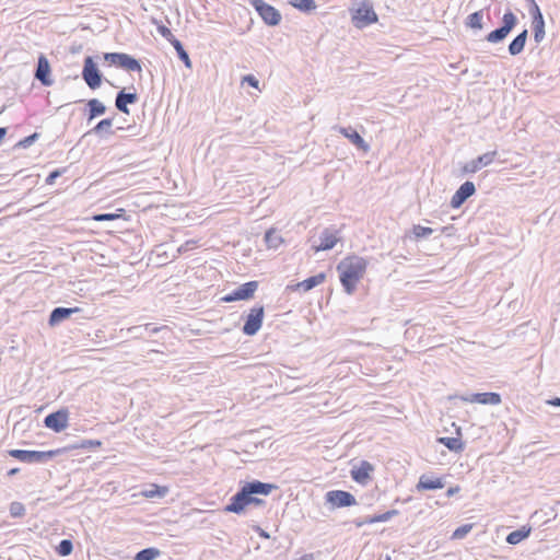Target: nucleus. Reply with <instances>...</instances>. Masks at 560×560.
<instances>
[{"label":"nucleus","instance_id":"obj_1","mask_svg":"<svg viewBox=\"0 0 560 560\" xmlns=\"http://www.w3.org/2000/svg\"><path fill=\"white\" fill-rule=\"evenodd\" d=\"M277 486L272 483H265L259 480L246 482L231 499L230 503L225 506L226 512L241 514L245 511V508L255 504H264V500L256 498L255 495H268L272 489Z\"/></svg>","mask_w":560,"mask_h":560},{"label":"nucleus","instance_id":"obj_2","mask_svg":"<svg viewBox=\"0 0 560 560\" xmlns=\"http://www.w3.org/2000/svg\"><path fill=\"white\" fill-rule=\"evenodd\" d=\"M368 262L359 256H349L342 259L338 266L340 282L348 294H352L357 283L363 278Z\"/></svg>","mask_w":560,"mask_h":560},{"label":"nucleus","instance_id":"obj_3","mask_svg":"<svg viewBox=\"0 0 560 560\" xmlns=\"http://www.w3.org/2000/svg\"><path fill=\"white\" fill-rule=\"evenodd\" d=\"M516 23L517 18L515 16V14L511 11L505 12L502 18V25L497 30L490 32L487 35L486 39L492 44L503 42L510 34V32L515 27Z\"/></svg>","mask_w":560,"mask_h":560},{"label":"nucleus","instance_id":"obj_4","mask_svg":"<svg viewBox=\"0 0 560 560\" xmlns=\"http://www.w3.org/2000/svg\"><path fill=\"white\" fill-rule=\"evenodd\" d=\"M104 59L112 66L119 67L127 71H137L140 72L142 70L139 60L131 57L128 54L124 52H106L104 54Z\"/></svg>","mask_w":560,"mask_h":560},{"label":"nucleus","instance_id":"obj_5","mask_svg":"<svg viewBox=\"0 0 560 560\" xmlns=\"http://www.w3.org/2000/svg\"><path fill=\"white\" fill-rule=\"evenodd\" d=\"M59 451H26V450H11L9 455L24 463H45L55 457Z\"/></svg>","mask_w":560,"mask_h":560},{"label":"nucleus","instance_id":"obj_6","mask_svg":"<svg viewBox=\"0 0 560 560\" xmlns=\"http://www.w3.org/2000/svg\"><path fill=\"white\" fill-rule=\"evenodd\" d=\"M248 3L258 12L262 21L270 26H276L281 21L280 12L264 0H248Z\"/></svg>","mask_w":560,"mask_h":560},{"label":"nucleus","instance_id":"obj_7","mask_svg":"<svg viewBox=\"0 0 560 560\" xmlns=\"http://www.w3.org/2000/svg\"><path fill=\"white\" fill-rule=\"evenodd\" d=\"M325 501L331 509L348 508L357 504L354 495L343 490H330L326 492Z\"/></svg>","mask_w":560,"mask_h":560},{"label":"nucleus","instance_id":"obj_8","mask_svg":"<svg viewBox=\"0 0 560 560\" xmlns=\"http://www.w3.org/2000/svg\"><path fill=\"white\" fill-rule=\"evenodd\" d=\"M82 78L88 84V86L92 90H95L101 86L102 73L100 72L96 63L94 62L91 56H88L84 59Z\"/></svg>","mask_w":560,"mask_h":560},{"label":"nucleus","instance_id":"obj_9","mask_svg":"<svg viewBox=\"0 0 560 560\" xmlns=\"http://www.w3.org/2000/svg\"><path fill=\"white\" fill-rule=\"evenodd\" d=\"M258 281H249L246 282L238 288H236L233 292L224 295L221 300L226 303L235 302V301H246L253 298L254 293L258 289Z\"/></svg>","mask_w":560,"mask_h":560},{"label":"nucleus","instance_id":"obj_10","mask_svg":"<svg viewBox=\"0 0 560 560\" xmlns=\"http://www.w3.org/2000/svg\"><path fill=\"white\" fill-rule=\"evenodd\" d=\"M264 319V306L253 307L246 317L243 326V332L247 336H254L260 329Z\"/></svg>","mask_w":560,"mask_h":560},{"label":"nucleus","instance_id":"obj_11","mask_svg":"<svg viewBox=\"0 0 560 560\" xmlns=\"http://www.w3.org/2000/svg\"><path fill=\"white\" fill-rule=\"evenodd\" d=\"M338 233V230L334 228L324 229L319 234V243L313 242L312 248L316 253L331 249L340 241Z\"/></svg>","mask_w":560,"mask_h":560},{"label":"nucleus","instance_id":"obj_12","mask_svg":"<svg viewBox=\"0 0 560 560\" xmlns=\"http://www.w3.org/2000/svg\"><path fill=\"white\" fill-rule=\"evenodd\" d=\"M44 423L55 432H61L68 427V411L65 409L51 412L45 417Z\"/></svg>","mask_w":560,"mask_h":560},{"label":"nucleus","instance_id":"obj_13","mask_svg":"<svg viewBox=\"0 0 560 560\" xmlns=\"http://www.w3.org/2000/svg\"><path fill=\"white\" fill-rule=\"evenodd\" d=\"M497 155H498L497 151L487 152V153L478 156L477 159L471 160L468 163H466L463 167V172L464 173H476L481 167L490 165L494 161Z\"/></svg>","mask_w":560,"mask_h":560},{"label":"nucleus","instance_id":"obj_14","mask_svg":"<svg viewBox=\"0 0 560 560\" xmlns=\"http://www.w3.org/2000/svg\"><path fill=\"white\" fill-rule=\"evenodd\" d=\"M476 191V187L472 182H465L459 186L456 192L451 199V207L454 209L459 208L469 197Z\"/></svg>","mask_w":560,"mask_h":560},{"label":"nucleus","instance_id":"obj_15","mask_svg":"<svg viewBox=\"0 0 560 560\" xmlns=\"http://www.w3.org/2000/svg\"><path fill=\"white\" fill-rule=\"evenodd\" d=\"M34 75L35 79H37L45 86H50L54 82L50 78L49 61L43 54L38 57L37 68Z\"/></svg>","mask_w":560,"mask_h":560},{"label":"nucleus","instance_id":"obj_16","mask_svg":"<svg viewBox=\"0 0 560 560\" xmlns=\"http://www.w3.org/2000/svg\"><path fill=\"white\" fill-rule=\"evenodd\" d=\"M337 130L355 145L357 149L369 152L370 145L352 127H338Z\"/></svg>","mask_w":560,"mask_h":560},{"label":"nucleus","instance_id":"obj_17","mask_svg":"<svg viewBox=\"0 0 560 560\" xmlns=\"http://www.w3.org/2000/svg\"><path fill=\"white\" fill-rule=\"evenodd\" d=\"M353 20L357 26L362 27L376 22L377 15L372 7L363 5L357 10Z\"/></svg>","mask_w":560,"mask_h":560},{"label":"nucleus","instance_id":"obj_18","mask_svg":"<svg viewBox=\"0 0 560 560\" xmlns=\"http://www.w3.org/2000/svg\"><path fill=\"white\" fill-rule=\"evenodd\" d=\"M373 471V466L362 460L359 466H354L351 469V477L354 481L361 485H365L370 480V474Z\"/></svg>","mask_w":560,"mask_h":560},{"label":"nucleus","instance_id":"obj_19","mask_svg":"<svg viewBox=\"0 0 560 560\" xmlns=\"http://www.w3.org/2000/svg\"><path fill=\"white\" fill-rule=\"evenodd\" d=\"M463 400L483 405H499L501 396L498 393H478L472 394L470 397H463Z\"/></svg>","mask_w":560,"mask_h":560},{"label":"nucleus","instance_id":"obj_20","mask_svg":"<svg viewBox=\"0 0 560 560\" xmlns=\"http://www.w3.org/2000/svg\"><path fill=\"white\" fill-rule=\"evenodd\" d=\"M138 101L137 93H126L124 90L118 92L115 100L116 108L124 113L129 114L128 104H135Z\"/></svg>","mask_w":560,"mask_h":560},{"label":"nucleus","instance_id":"obj_21","mask_svg":"<svg viewBox=\"0 0 560 560\" xmlns=\"http://www.w3.org/2000/svg\"><path fill=\"white\" fill-rule=\"evenodd\" d=\"M79 311V307H56L51 311L49 315V325L56 326L60 324L62 320L69 318L72 314L78 313Z\"/></svg>","mask_w":560,"mask_h":560},{"label":"nucleus","instance_id":"obj_22","mask_svg":"<svg viewBox=\"0 0 560 560\" xmlns=\"http://www.w3.org/2000/svg\"><path fill=\"white\" fill-rule=\"evenodd\" d=\"M444 488V482L441 478L432 479L428 477L427 475H422L419 478V481L416 486V489L418 492L424 491V490H436Z\"/></svg>","mask_w":560,"mask_h":560},{"label":"nucleus","instance_id":"obj_23","mask_svg":"<svg viewBox=\"0 0 560 560\" xmlns=\"http://www.w3.org/2000/svg\"><path fill=\"white\" fill-rule=\"evenodd\" d=\"M528 32L524 30L521 32L509 45V52L512 56H516L524 50L526 40H527Z\"/></svg>","mask_w":560,"mask_h":560},{"label":"nucleus","instance_id":"obj_24","mask_svg":"<svg viewBox=\"0 0 560 560\" xmlns=\"http://www.w3.org/2000/svg\"><path fill=\"white\" fill-rule=\"evenodd\" d=\"M534 26V39L536 43H540L545 37V21L540 10H537L536 16L533 20Z\"/></svg>","mask_w":560,"mask_h":560},{"label":"nucleus","instance_id":"obj_25","mask_svg":"<svg viewBox=\"0 0 560 560\" xmlns=\"http://www.w3.org/2000/svg\"><path fill=\"white\" fill-rule=\"evenodd\" d=\"M324 280H325V275L318 273V275L312 276V277L305 279L304 281L298 283L296 288L303 290L304 292H307V291L312 290L313 288L317 287L318 284L323 283Z\"/></svg>","mask_w":560,"mask_h":560},{"label":"nucleus","instance_id":"obj_26","mask_svg":"<svg viewBox=\"0 0 560 560\" xmlns=\"http://www.w3.org/2000/svg\"><path fill=\"white\" fill-rule=\"evenodd\" d=\"M530 535V527L526 528L525 526H523L522 528L520 529H516L514 532H511L508 536H506V542L510 544V545H517L520 544L522 540L526 539L528 536Z\"/></svg>","mask_w":560,"mask_h":560},{"label":"nucleus","instance_id":"obj_27","mask_svg":"<svg viewBox=\"0 0 560 560\" xmlns=\"http://www.w3.org/2000/svg\"><path fill=\"white\" fill-rule=\"evenodd\" d=\"M265 242L268 248L277 249L283 243V238L279 232L270 229L265 234Z\"/></svg>","mask_w":560,"mask_h":560},{"label":"nucleus","instance_id":"obj_28","mask_svg":"<svg viewBox=\"0 0 560 560\" xmlns=\"http://www.w3.org/2000/svg\"><path fill=\"white\" fill-rule=\"evenodd\" d=\"M112 127H113V119L106 118V119L101 120L90 132L95 133L97 136H103V133L112 136V135H114Z\"/></svg>","mask_w":560,"mask_h":560},{"label":"nucleus","instance_id":"obj_29","mask_svg":"<svg viewBox=\"0 0 560 560\" xmlns=\"http://www.w3.org/2000/svg\"><path fill=\"white\" fill-rule=\"evenodd\" d=\"M88 106L90 108L89 120H92L95 117L103 115L106 110L105 105L96 98L90 100L88 102Z\"/></svg>","mask_w":560,"mask_h":560},{"label":"nucleus","instance_id":"obj_30","mask_svg":"<svg viewBox=\"0 0 560 560\" xmlns=\"http://www.w3.org/2000/svg\"><path fill=\"white\" fill-rule=\"evenodd\" d=\"M438 442L445 445L450 451L456 453L462 452L464 450L463 442L457 438H439Z\"/></svg>","mask_w":560,"mask_h":560},{"label":"nucleus","instance_id":"obj_31","mask_svg":"<svg viewBox=\"0 0 560 560\" xmlns=\"http://www.w3.org/2000/svg\"><path fill=\"white\" fill-rule=\"evenodd\" d=\"M397 514H398L397 510H390V511H387V512H385L383 514L374 515V516L365 520L363 523H358V526H362L363 524H373V523H380V522H387L393 516H395Z\"/></svg>","mask_w":560,"mask_h":560},{"label":"nucleus","instance_id":"obj_32","mask_svg":"<svg viewBox=\"0 0 560 560\" xmlns=\"http://www.w3.org/2000/svg\"><path fill=\"white\" fill-rule=\"evenodd\" d=\"M172 45L175 48V50L178 55V58L185 63V66L187 68H191V61H190L189 55L184 49L182 43L178 39H174Z\"/></svg>","mask_w":560,"mask_h":560},{"label":"nucleus","instance_id":"obj_33","mask_svg":"<svg viewBox=\"0 0 560 560\" xmlns=\"http://www.w3.org/2000/svg\"><path fill=\"white\" fill-rule=\"evenodd\" d=\"M161 551L156 548H145L140 550L136 557L135 560H154L158 557H160Z\"/></svg>","mask_w":560,"mask_h":560},{"label":"nucleus","instance_id":"obj_34","mask_svg":"<svg viewBox=\"0 0 560 560\" xmlns=\"http://www.w3.org/2000/svg\"><path fill=\"white\" fill-rule=\"evenodd\" d=\"M482 11H476L468 15L466 25L471 28L481 30L482 28Z\"/></svg>","mask_w":560,"mask_h":560},{"label":"nucleus","instance_id":"obj_35","mask_svg":"<svg viewBox=\"0 0 560 560\" xmlns=\"http://www.w3.org/2000/svg\"><path fill=\"white\" fill-rule=\"evenodd\" d=\"M288 3L304 12L316 8L314 0H288Z\"/></svg>","mask_w":560,"mask_h":560},{"label":"nucleus","instance_id":"obj_36","mask_svg":"<svg viewBox=\"0 0 560 560\" xmlns=\"http://www.w3.org/2000/svg\"><path fill=\"white\" fill-rule=\"evenodd\" d=\"M166 487H159L156 485H151L150 489L143 491V495L147 498H163L167 493Z\"/></svg>","mask_w":560,"mask_h":560},{"label":"nucleus","instance_id":"obj_37","mask_svg":"<svg viewBox=\"0 0 560 560\" xmlns=\"http://www.w3.org/2000/svg\"><path fill=\"white\" fill-rule=\"evenodd\" d=\"M124 213H125L124 209H118L117 212H114V213H98V214H94L92 219L94 221H97V222H101V221H114V220L122 218Z\"/></svg>","mask_w":560,"mask_h":560},{"label":"nucleus","instance_id":"obj_38","mask_svg":"<svg viewBox=\"0 0 560 560\" xmlns=\"http://www.w3.org/2000/svg\"><path fill=\"white\" fill-rule=\"evenodd\" d=\"M471 529H472V524H464L453 532L452 538L453 539H463L464 537H466V535H468L470 533Z\"/></svg>","mask_w":560,"mask_h":560},{"label":"nucleus","instance_id":"obj_39","mask_svg":"<svg viewBox=\"0 0 560 560\" xmlns=\"http://www.w3.org/2000/svg\"><path fill=\"white\" fill-rule=\"evenodd\" d=\"M72 550L73 545L72 541L69 539H62L57 548L58 553L61 556H68L72 552Z\"/></svg>","mask_w":560,"mask_h":560},{"label":"nucleus","instance_id":"obj_40","mask_svg":"<svg viewBox=\"0 0 560 560\" xmlns=\"http://www.w3.org/2000/svg\"><path fill=\"white\" fill-rule=\"evenodd\" d=\"M25 514V506L20 502H12L10 504V515L12 517H22Z\"/></svg>","mask_w":560,"mask_h":560},{"label":"nucleus","instance_id":"obj_41","mask_svg":"<svg viewBox=\"0 0 560 560\" xmlns=\"http://www.w3.org/2000/svg\"><path fill=\"white\" fill-rule=\"evenodd\" d=\"M433 233V230L431 228L422 226V225H415L413 226V234L417 238L420 237H427Z\"/></svg>","mask_w":560,"mask_h":560},{"label":"nucleus","instance_id":"obj_42","mask_svg":"<svg viewBox=\"0 0 560 560\" xmlns=\"http://www.w3.org/2000/svg\"><path fill=\"white\" fill-rule=\"evenodd\" d=\"M158 32L160 33V35L162 37H164L166 40H168L171 44L173 43L174 39H177L173 33L171 32V30L168 27H166L165 25H159L158 26Z\"/></svg>","mask_w":560,"mask_h":560},{"label":"nucleus","instance_id":"obj_43","mask_svg":"<svg viewBox=\"0 0 560 560\" xmlns=\"http://www.w3.org/2000/svg\"><path fill=\"white\" fill-rule=\"evenodd\" d=\"M102 445L101 441L98 440H83L80 445L77 447L79 448H95L100 447Z\"/></svg>","mask_w":560,"mask_h":560},{"label":"nucleus","instance_id":"obj_44","mask_svg":"<svg viewBox=\"0 0 560 560\" xmlns=\"http://www.w3.org/2000/svg\"><path fill=\"white\" fill-rule=\"evenodd\" d=\"M38 138V133H33L26 138H24L23 140H21L18 145L22 147V148H28L30 145L33 144V142Z\"/></svg>","mask_w":560,"mask_h":560},{"label":"nucleus","instance_id":"obj_45","mask_svg":"<svg viewBox=\"0 0 560 560\" xmlns=\"http://www.w3.org/2000/svg\"><path fill=\"white\" fill-rule=\"evenodd\" d=\"M60 175H61V172L59 170L51 172L46 178V184L52 185L55 183L56 178L59 177Z\"/></svg>","mask_w":560,"mask_h":560},{"label":"nucleus","instance_id":"obj_46","mask_svg":"<svg viewBox=\"0 0 560 560\" xmlns=\"http://www.w3.org/2000/svg\"><path fill=\"white\" fill-rule=\"evenodd\" d=\"M243 82H247L253 88H258L259 83L258 80L252 74L245 75L243 78Z\"/></svg>","mask_w":560,"mask_h":560},{"label":"nucleus","instance_id":"obj_47","mask_svg":"<svg viewBox=\"0 0 560 560\" xmlns=\"http://www.w3.org/2000/svg\"><path fill=\"white\" fill-rule=\"evenodd\" d=\"M143 326H133L128 328V332L135 337H139L142 335Z\"/></svg>","mask_w":560,"mask_h":560},{"label":"nucleus","instance_id":"obj_48","mask_svg":"<svg viewBox=\"0 0 560 560\" xmlns=\"http://www.w3.org/2000/svg\"><path fill=\"white\" fill-rule=\"evenodd\" d=\"M530 1V9H529V12L533 16V20L535 19L536 16V12L537 10H540L539 7L537 5V3L535 2V0H529Z\"/></svg>","mask_w":560,"mask_h":560},{"label":"nucleus","instance_id":"obj_49","mask_svg":"<svg viewBox=\"0 0 560 560\" xmlns=\"http://www.w3.org/2000/svg\"><path fill=\"white\" fill-rule=\"evenodd\" d=\"M143 330L150 331L151 334H156L161 330L159 327H153L151 324L143 325Z\"/></svg>","mask_w":560,"mask_h":560},{"label":"nucleus","instance_id":"obj_50","mask_svg":"<svg viewBox=\"0 0 560 560\" xmlns=\"http://www.w3.org/2000/svg\"><path fill=\"white\" fill-rule=\"evenodd\" d=\"M195 244L194 241H188L185 243V245L179 247V252H186L191 248V246Z\"/></svg>","mask_w":560,"mask_h":560},{"label":"nucleus","instance_id":"obj_51","mask_svg":"<svg viewBox=\"0 0 560 560\" xmlns=\"http://www.w3.org/2000/svg\"><path fill=\"white\" fill-rule=\"evenodd\" d=\"M459 491V487H451L447 489L446 491V495L450 498V497H453L454 494H456L457 492Z\"/></svg>","mask_w":560,"mask_h":560},{"label":"nucleus","instance_id":"obj_52","mask_svg":"<svg viewBox=\"0 0 560 560\" xmlns=\"http://www.w3.org/2000/svg\"><path fill=\"white\" fill-rule=\"evenodd\" d=\"M551 406L560 407V398L556 397L547 401Z\"/></svg>","mask_w":560,"mask_h":560},{"label":"nucleus","instance_id":"obj_53","mask_svg":"<svg viewBox=\"0 0 560 560\" xmlns=\"http://www.w3.org/2000/svg\"><path fill=\"white\" fill-rule=\"evenodd\" d=\"M7 128L0 127V141L5 137Z\"/></svg>","mask_w":560,"mask_h":560},{"label":"nucleus","instance_id":"obj_54","mask_svg":"<svg viewBox=\"0 0 560 560\" xmlns=\"http://www.w3.org/2000/svg\"><path fill=\"white\" fill-rule=\"evenodd\" d=\"M18 472H19V468H12L11 470H9L8 474H9V476H13V475H15Z\"/></svg>","mask_w":560,"mask_h":560},{"label":"nucleus","instance_id":"obj_55","mask_svg":"<svg viewBox=\"0 0 560 560\" xmlns=\"http://www.w3.org/2000/svg\"><path fill=\"white\" fill-rule=\"evenodd\" d=\"M384 560H390V557L388 555H386Z\"/></svg>","mask_w":560,"mask_h":560}]
</instances>
